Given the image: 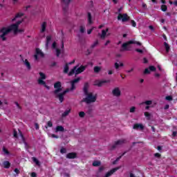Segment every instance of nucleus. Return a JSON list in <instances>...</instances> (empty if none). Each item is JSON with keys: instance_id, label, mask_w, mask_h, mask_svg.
Instances as JSON below:
<instances>
[{"instance_id": "nucleus-1", "label": "nucleus", "mask_w": 177, "mask_h": 177, "mask_svg": "<svg viewBox=\"0 0 177 177\" xmlns=\"http://www.w3.org/2000/svg\"><path fill=\"white\" fill-rule=\"evenodd\" d=\"M23 16H24L23 12H18L16 14L15 17L11 19V21L12 23L15 21V24H12L8 27H3L0 30V38H1L2 41H6V37L10 34L11 31H12L15 35L24 32V29H19L20 24L24 21V19L21 18Z\"/></svg>"}, {"instance_id": "nucleus-2", "label": "nucleus", "mask_w": 177, "mask_h": 177, "mask_svg": "<svg viewBox=\"0 0 177 177\" xmlns=\"http://www.w3.org/2000/svg\"><path fill=\"white\" fill-rule=\"evenodd\" d=\"M80 78L77 77L73 81L71 82V88H66L65 91L62 92V83L60 82H57L54 84V88L55 90L53 91V94L55 97L59 99L60 103H63L64 102V96H66V93H68L70 91L75 90V84H78L80 81Z\"/></svg>"}, {"instance_id": "nucleus-3", "label": "nucleus", "mask_w": 177, "mask_h": 177, "mask_svg": "<svg viewBox=\"0 0 177 177\" xmlns=\"http://www.w3.org/2000/svg\"><path fill=\"white\" fill-rule=\"evenodd\" d=\"M88 89H89V84L88 83H86L83 88L84 93L86 97L83 98L82 102L86 103V104H91V103H95V102H96V99H97V95L89 91Z\"/></svg>"}, {"instance_id": "nucleus-4", "label": "nucleus", "mask_w": 177, "mask_h": 177, "mask_svg": "<svg viewBox=\"0 0 177 177\" xmlns=\"http://www.w3.org/2000/svg\"><path fill=\"white\" fill-rule=\"evenodd\" d=\"M86 67L87 66H80V64H77L70 71V72L68 73V75H73V74H75V75H78V74L84 73V71L86 70Z\"/></svg>"}, {"instance_id": "nucleus-5", "label": "nucleus", "mask_w": 177, "mask_h": 177, "mask_svg": "<svg viewBox=\"0 0 177 177\" xmlns=\"http://www.w3.org/2000/svg\"><path fill=\"white\" fill-rule=\"evenodd\" d=\"M132 44H136V45H138L140 46L142 45V43L135 41V40H131L129 41L122 45V49H120V52H124V50H129V46Z\"/></svg>"}, {"instance_id": "nucleus-6", "label": "nucleus", "mask_w": 177, "mask_h": 177, "mask_svg": "<svg viewBox=\"0 0 177 177\" xmlns=\"http://www.w3.org/2000/svg\"><path fill=\"white\" fill-rule=\"evenodd\" d=\"M125 142H126L125 139H121L118 141H115V143L110 147V149L114 150L120 147V146H122V145H124Z\"/></svg>"}, {"instance_id": "nucleus-7", "label": "nucleus", "mask_w": 177, "mask_h": 177, "mask_svg": "<svg viewBox=\"0 0 177 177\" xmlns=\"http://www.w3.org/2000/svg\"><path fill=\"white\" fill-rule=\"evenodd\" d=\"M111 95L113 97H120L121 96V88L120 87H115L112 89Z\"/></svg>"}, {"instance_id": "nucleus-8", "label": "nucleus", "mask_w": 177, "mask_h": 177, "mask_svg": "<svg viewBox=\"0 0 177 177\" xmlns=\"http://www.w3.org/2000/svg\"><path fill=\"white\" fill-rule=\"evenodd\" d=\"M131 17H129V16H128L127 14L120 13L118 16V20H122V23L129 21Z\"/></svg>"}, {"instance_id": "nucleus-9", "label": "nucleus", "mask_w": 177, "mask_h": 177, "mask_svg": "<svg viewBox=\"0 0 177 177\" xmlns=\"http://www.w3.org/2000/svg\"><path fill=\"white\" fill-rule=\"evenodd\" d=\"M44 54L42 53V50H41L39 48L36 49V55H35V60H38L39 57H44Z\"/></svg>"}, {"instance_id": "nucleus-10", "label": "nucleus", "mask_w": 177, "mask_h": 177, "mask_svg": "<svg viewBox=\"0 0 177 177\" xmlns=\"http://www.w3.org/2000/svg\"><path fill=\"white\" fill-rule=\"evenodd\" d=\"M107 32H109L108 28L106 30H102V33H99L98 35L100 37L101 39H104L106 38V35H107Z\"/></svg>"}, {"instance_id": "nucleus-11", "label": "nucleus", "mask_w": 177, "mask_h": 177, "mask_svg": "<svg viewBox=\"0 0 177 177\" xmlns=\"http://www.w3.org/2000/svg\"><path fill=\"white\" fill-rule=\"evenodd\" d=\"M109 82H110V80H102V81L97 80L95 82L94 85H95L96 86H102L103 84H107Z\"/></svg>"}, {"instance_id": "nucleus-12", "label": "nucleus", "mask_w": 177, "mask_h": 177, "mask_svg": "<svg viewBox=\"0 0 177 177\" xmlns=\"http://www.w3.org/2000/svg\"><path fill=\"white\" fill-rule=\"evenodd\" d=\"M142 104H146L145 110H149V109H150V106H151V104H153V101L147 100V101L142 102Z\"/></svg>"}, {"instance_id": "nucleus-13", "label": "nucleus", "mask_w": 177, "mask_h": 177, "mask_svg": "<svg viewBox=\"0 0 177 177\" xmlns=\"http://www.w3.org/2000/svg\"><path fill=\"white\" fill-rule=\"evenodd\" d=\"M133 128V129H140L142 131V129H145V126H143L142 124H135Z\"/></svg>"}, {"instance_id": "nucleus-14", "label": "nucleus", "mask_w": 177, "mask_h": 177, "mask_svg": "<svg viewBox=\"0 0 177 177\" xmlns=\"http://www.w3.org/2000/svg\"><path fill=\"white\" fill-rule=\"evenodd\" d=\"M118 169L115 168L111 169V171H108L104 177H110L111 175H113V174H114V172H115Z\"/></svg>"}, {"instance_id": "nucleus-15", "label": "nucleus", "mask_w": 177, "mask_h": 177, "mask_svg": "<svg viewBox=\"0 0 177 177\" xmlns=\"http://www.w3.org/2000/svg\"><path fill=\"white\" fill-rule=\"evenodd\" d=\"M115 70H120V67H124V63L122 62H115L114 64Z\"/></svg>"}, {"instance_id": "nucleus-16", "label": "nucleus", "mask_w": 177, "mask_h": 177, "mask_svg": "<svg viewBox=\"0 0 177 177\" xmlns=\"http://www.w3.org/2000/svg\"><path fill=\"white\" fill-rule=\"evenodd\" d=\"M55 131L56 133L57 132H64V127L63 126H57Z\"/></svg>"}, {"instance_id": "nucleus-17", "label": "nucleus", "mask_w": 177, "mask_h": 177, "mask_svg": "<svg viewBox=\"0 0 177 177\" xmlns=\"http://www.w3.org/2000/svg\"><path fill=\"white\" fill-rule=\"evenodd\" d=\"M77 158V153L72 152V153H69L66 155V158Z\"/></svg>"}, {"instance_id": "nucleus-18", "label": "nucleus", "mask_w": 177, "mask_h": 177, "mask_svg": "<svg viewBox=\"0 0 177 177\" xmlns=\"http://www.w3.org/2000/svg\"><path fill=\"white\" fill-rule=\"evenodd\" d=\"M46 30V22H43L41 26L40 32H45Z\"/></svg>"}, {"instance_id": "nucleus-19", "label": "nucleus", "mask_w": 177, "mask_h": 177, "mask_svg": "<svg viewBox=\"0 0 177 177\" xmlns=\"http://www.w3.org/2000/svg\"><path fill=\"white\" fill-rule=\"evenodd\" d=\"M72 1L73 0H60L61 3L62 5H65L66 6H67V5H70Z\"/></svg>"}, {"instance_id": "nucleus-20", "label": "nucleus", "mask_w": 177, "mask_h": 177, "mask_svg": "<svg viewBox=\"0 0 177 177\" xmlns=\"http://www.w3.org/2000/svg\"><path fill=\"white\" fill-rule=\"evenodd\" d=\"M24 64H25L28 68V70H31V64H30V62L28 59H25L24 61Z\"/></svg>"}, {"instance_id": "nucleus-21", "label": "nucleus", "mask_w": 177, "mask_h": 177, "mask_svg": "<svg viewBox=\"0 0 177 177\" xmlns=\"http://www.w3.org/2000/svg\"><path fill=\"white\" fill-rule=\"evenodd\" d=\"M3 166L6 169L10 168V162H9L8 160H6L3 162Z\"/></svg>"}, {"instance_id": "nucleus-22", "label": "nucleus", "mask_w": 177, "mask_h": 177, "mask_svg": "<svg viewBox=\"0 0 177 177\" xmlns=\"http://www.w3.org/2000/svg\"><path fill=\"white\" fill-rule=\"evenodd\" d=\"M86 114H88L89 117H93V109L89 108L86 111Z\"/></svg>"}, {"instance_id": "nucleus-23", "label": "nucleus", "mask_w": 177, "mask_h": 177, "mask_svg": "<svg viewBox=\"0 0 177 177\" xmlns=\"http://www.w3.org/2000/svg\"><path fill=\"white\" fill-rule=\"evenodd\" d=\"M87 18H88V24H92V15H91V12H88Z\"/></svg>"}, {"instance_id": "nucleus-24", "label": "nucleus", "mask_w": 177, "mask_h": 177, "mask_svg": "<svg viewBox=\"0 0 177 177\" xmlns=\"http://www.w3.org/2000/svg\"><path fill=\"white\" fill-rule=\"evenodd\" d=\"M50 39H52L51 36H47L46 37V47L48 48L49 46V42H50Z\"/></svg>"}, {"instance_id": "nucleus-25", "label": "nucleus", "mask_w": 177, "mask_h": 177, "mask_svg": "<svg viewBox=\"0 0 177 177\" xmlns=\"http://www.w3.org/2000/svg\"><path fill=\"white\" fill-rule=\"evenodd\" d=\"M39 74L40 75L39 80H46V75H45V73L40 72Z\"/></svg>"}, {"instance_id": "nucleus-26", "label": "nucleus", "mask_w": 177, "mask_h": 177, "mask_svg": "<svg viewBox=\"0 0 177 177\" xmlns=\"http://www.w3.org/2000/svg\"><path fill=\"white\" fill-rule=\"evenodd\" d=\"M101 162L99 160H95L93 162V167H100Z\"/></svg>"}, {"instance_id": "nucleus-27", "label": "nucleus", "mask_w": 177, "mask_h": 177, "mask_svg": "<svg viewBox=\"0 0 177 177\" xmlns=\"http://www.w3.org/2000/svg\"><path fill=\"white\" fill-rule=\"evenodd\" d=\"M164 45H165V48L166 50V52H167V53H168V52H169V49H170L169 44H167V42H165Z\"/></svg>"}, {"instance_id": "nucleus-28", "label": "nucleus", "mask_w": 177, "mask_h": 177, "mask_svg": "<svg viewBox=\"0 0 177 177\" xmlns=\"http://www.w3.org/2000/svg\"><path fill=\"white\" fill-rule=\"evenodd\" d=\"M71 111V109H68L66 111H65L63 113H62V117H67V115H68V114H70V112Z\"/></svg>"}, {"instance_id": "nucleus-29", "label": "nucleus", "mask_w": 177, "mask_h": 177, "mask_svg": "<svg viewBox=\"0 0 177 177\" xmlns=\"http://www.w3.org/2000/svg\"><path fill=\"white\" fill-rule=\"evenodd\" d=\"M37 82L39 85H43V86H44L46 84V82H45V81H44V80L42 79H38Z\"/></svg>"}, {"instance_id": "nucleus-30", "label": "nucleus", "mask_w": 177, "mask_h": 177, "mask_svg": "<svg viewBox=\"0 0 177 177\" xmlns=\"http://www.w3.org/2000/svg\"><path fill=\"white\" fill-rule=\"evenodd\" d=\"M94 73H100V71L102 70V68L100 66H94Z\"/></svg>"}, {"instance_id": "nucleus-31", "label": "nucleus", "mask_w": 177, "mask_h": 177, "mask_svg": "<svg viewBox=\"0 0 177 177\" xmlns=\"http://www.w3.org/2000/svg\"><path fill=\"white\" fill-rule=\"evenodd\" d=\"M48 127L49 128H52V127H53V123L52 122V121H48V122H47V126H46L45 128H46V129H48Z\"/></svg>"}, {"instance_id": "nucleus-32", "label": "nucleus", "mask_w": 177, "mask_h": 177, "mask_svg": "<svg viewBox=\"0 0 177 177\" xmlns=\"http://www.w3.org/2000/svg\"><path fill=\"white\" fill-rule=\"evenodd\" d=\"M68 70H69L68 65L66 64L65 66L64 67V73H65V74H67V73H68Z\"/></svg>"}, {"instance_id": "nucleus-33", "label": "nucleus", "mask_w": 177, "mask_h": 177, "mask_svg": "<svg viewBox=\"0 0 177 177\" xmlns=\"http://www.w3.org/2000/svg\"><path fill=\"white\" fill-rule=\"evenodd\" d=\"M32 161H34L36 164V165H39V160H38V159H37V158L33 157L32 158Z\"/></svg>"}, {"instance_id": "nucleus-34", "label": "nucleus", "mask_w": 177, "mask_h": 177, "mask_svg": "<svg viewBox=\"0 0 177 177\" xmlns=\"http://www.w3.org/2000/svg\"><path fill=\"white\" fill-rule=\"evenodd\" d=\"M3 151L4 154H6V156H9L10 152H9V151H8V149H6V147H3Z\"/></svg>"}, {"instance_id": "nucleus-35", "label": "nucleus", "mask_w": 177, "mask_h": 177, "mask_svg": "<svg viewBox=\"0 0 177 177\" xmlns=\"http://www.w3.org/2000/svg\"><path fill=\"white\" fill-rule=\"evenodd\" d=\"M136 111V106H131L129 109L130 113H135Z\"/></svg>"}, {"instance_id": "nucleus-36", "label": "nucleus", "mask_w": 177, "mask_h": 177, "mask_svg": "<svg viewBox=\"0 0 177 177\" xmlns=\"http://www.w3.org/2000/svg\"><path fill=\"white\" fill-rule=\"evenodd\" d=\"M167 9H168V8L167 7V6H165V5H162V6H161V10H162V12H167Z\"/></svg>"}, {"instance_id": "nucleus-37", "label": "nucleus", "mask_w": 177, "mask_h": 177, "mask_svg": "<svg viewBox=\"0 0 177 177\" xmlns=\"http://www.w3.org/2000/svg\"><path fill=\"white\" fill-rule=\"evenodd\" d=\"M99 45V41L96 40L94 43L91 45V48H95Z\"/></svg>"}, {"instance_id": "nucleus-38", "label": "nucleus", "mask_w": 177, "mask_h": 177, "mask_svg": "<svg viewBox=\"0 0 177 177\" xmlns=\"http://www.w3.org/2000/svg\"><path fill=\"white\" fill-rule=\"evenodd\" d=\"M79 116L80 117V118H84V117H85V112L84 111H80L79 113Z\"/></svg>"}, {"instance_id": "nucleus-39", "label": "nucleus", "mask_w": 177, "mask_h": 177, "mask_svg": "<svg viewBox=\"0 0 177 177\" xmlns=\"http://www.w3.org/2000/svg\"><path fill=\"white\" fill-rule=\"evenodd\" d=\"M144 115L147 117L148 120H150V113L149 112H145Z\"/></svg>"}, {"instance_id": "nucleus-40", "label": "nucleus", "mask_w": 177, "mask_h": 177, "mask_svg": "<svg viewBox=\"0 0 177 177\" xmlns=\"http://www.w3.org/2000/svg\"><path fill=\"white\" fill-rule=\"evenodd\" d=\"M165 99H166V100H168L169 102H171V100H173L172 96H171V95L166 96Z\"/></svg>"}, {"instance_id": "nucleus-41", "label": "nucleus", "mask_w": 177, "mask_h": 177, "mask_svg": "<svg viewBox=\"0 0 177 177\" xmlns=\"http://www.w3.org/2000/svg\"><path fill=\"white\" fill-rule=\"evenodd\" d=\"M80 32L82 33L85 32V26H80Z\"/></svg>"}, {"instance_id": "nucleus-42", "label": "nucleus", "mask_w": 177, "mask_h": 177, "mask_svg": "<svg viewBox=\"0 0 177 177\" xmlns=\"http://www.w3.org/2000/svg\"><path fill=\"white\" fill-rule=\"evenodd\" d=\"M67 150L66 149V148H62L60 150V153H62V154H64L65 153H66Z\"/></svg>"}, {"instance_id": "nucleus-43", "label": "nucleus", "mask_w": 177, "mask_h": 177, "mask_svg": "<svg viewBox=\"0 0 177 177\" xmlns=\"http://www.w3.org/2000/svg\"><path fill=\"white\" fill-rule=\"evenodd\" d=\"M12 5H17L19 3V0H11Z\"/></svg>"}, {"instance_id": "nucleus-44", "label": "nucleus", "mask_w": 177, "mask_h": 177, "mask_svg": "<svg viewBox=\"0 0 177 177\" xmlns=\"http://www.w3.org/2000/svg\"><path fill=\"white\" fill-rule=\"evenodd\" d=\"M149 70L150 71H156V67L151 66H149Z\"/></svg>"}, {"instance_id": "nucleus-45", "label": "nucleus", "mask_w": 177, "mask_h": 177, "mask_svg": "<svg viewBox=\"0 0 177 177\" xmlns=\"http://www.w3.org/2000/svg\"><path fill=\"white\" fill-rule=\"evenodd\" d=\"M56 52H57V57H59V56H60V50L59 48H57Z\"/></svg>"}, {"instance_id": "nucleus-46", "label": "nucleus", "mask_w": 177, "mask_h": 177, "mask_svg": "<svg viewBox=\"0 0 177 177\" xmlns=\"http://www.w3.org/2000/svg\"><path fill=\"white\" fill-rule=\"evenodd\" d=\"M131 26L133 27H136V22L133 20H131Z\"/></svg>"}, {"instance_id": "nucleus-47", "label": "nucleus", "mask_w": 177, "mask_h": 177, "mask_svg": "<svg viewBox=\"0 0 177 177\" xmlns=\"http://www.w3.org/2000/svg\"><path fill=\"white\" fill-rule=\"evenodd\" d=\"M144 74H150V71L149 68H146L144 71Z\"/></svg>"}, {"instance_id": "nucleus-48", "label": "nucleus", "mask_w": 177, "mask_h": 177, "mask_svg": "<svg viewBox=\"0 0 177 177\" xmlns=\"http://www.w3.org/2000/svg\"><path fill=\"white\" fill-rule=\"evenodd\" d=\"M154 156L157 158H160L161 157V154H160L159 153H156L154 154Z\"/></svg>"}, {"instance_id": "nucleus-49", "label": "nucleus", "mask_w": 177, "mask_h": 177, "mask_svg": "<svg viewBox=\"0 0 177 177\" xmlns=\"http://www.w3.org/2000/svg\"><path fill=\"white\" fill-rule=\"evenodd\" d=\"M35 129H39V124H38V123H35Z\"/></svg>"}, {"instance_id": "nucleus-50", "label": "nucleus", "mask_w": 177, "mask_h": 177, "mask_svg": "<svg viewBox=\"0 0 177 177\" xmlns=\"http://www.w3.org/2000/svg\"><path fill=\"white\" fill-rule=\"evenodd\" d=\"M15 104H16L17 109H19V110H21V106H20V104H19L18 102H15Z\"/></svg>"}, {"instance_id": "nucleus-51", "label": "nucleus", "mask_w": 177, "mask_h": 177, "mask_svg": "<svg viewBox=\"0 0 177 177\" xmlns=\"http://www.w3.org/2000/svg\"><path fill=\"white\" fill-rule=\"evenodd\" d=\"M15 104H16L17 109H19V110H21V106H20V104H19L18 102H15Z\"/></svg>"}, {"instance_id": "nucleus-52", "label": "nucleus", "mask_w": 177, "mask_h": 177, "mask_svg": "<svg viewBox=\"0 0 177 177\" xmlns=\"http://www.w3.org/2000/svg\"><path fill=\"white\" fill-rule=\"evenodd\" d=\"M126 153H127V152H124V153L122 154V156H120L119 158H118L116 159V161L120 160V159L121 158V157H122V156H124Z\"/></svg>"}, {"instance_id": "nucleus-53", "label": "nucleus", "mask_w": 177, "mask_h": 177, "mask_svg": "<svg viewBox=\"0 0 177 177\" xmlns=\"http://www.w3.org/2000/svg\"><path fill=\"white\" fill-rule=\"evenodd\" d=\"M92 31H93V28H91V29H89L88 30H87V34H91L92 33Z\"/></svg>"}, {"instance_id": "nucleus-54", "label": "nucleus", "mask_w": 177, "mask_h": 177, "mask_svg": "<svg viewBox=\"0 0 177 177\" xmlns=\"http://www.w3.org/2000/svg\"><path fill=\"white\" fill-rule=\"evenodd\" d=\"M14 171L17 174V175H19V174H20V170H19L18 169H15Z\"/></svg>"}, {"instance_id": "nucleus-55", "label": "nucleus", "mask_w": 177, "mask_h": 177, "mask_svg": "<svg viewBox=\"0 0 177 177\" xmlns=\"http://www.w3.org/2000/svg\"><path fill=\"white\" fill-rule=\"evenodd\" d=\"M51 138H55V139H59V136H57L55 134H51Z\"/></svg>"}, {"instance_id": "nucleus-56", "label": "nucleus", "mask_w": 177, "mask_h": 177, "mask_svg": "<svg viewBox=\"0 0 177 177\" xmlns=\"http://www.w3.org/2000/svg\"><path fill=\"white\" fill-rule=\"evenodd\" d=\"M20 138H21V139H22V140L24 142V140H25L24 136H23V133H21V132H20Z\"/></svg>"}, {"instance_id": "nucleus-57", "label": "nucleus", "mask_w": 177, "mask_h": 177, "mask_svg": "<svg viewBox=\"0 0 177 177\" xmlns=\"http://www.w3.org/2000/svg\"><path fill=\"white\" fill-rule=\"evenodd\" d=\"M14 138H17V131H16L15 130L14 131Z\"/></svg>"}, {"instance_id": "nucleus-58", "label": "nucleus", "mask_w": 177, "mask_h": 177, "mask_svg": "<svg viewBox=\"0 0 177 177\" xmlns=\"http://www.w3.org/2000/svg\"><path fill=\"white\" fill-rule=\"evenodd\" d=\"M149 30H151V31H154V27L153 26H149Z\"/></svg>"}, {"instance_id": "nucleus-59", "label": "nucleus", "mask_w": 177, "mask_h": 177, "mask_svg": "<svg viewBox=\"0 0 177 177\" xmlns=\"http://www.w3.org/2000/svg\"><path fill=\"white\" fill-rule=\"evenodd\" d=\"M31 176H32V177H37V174H36L35 172H32V173L31 174Z\"/></svg>"}, {"instance_id": "nucleus-60", "label": "nucleus", "mask_w": 177, "mask_h": 177, "mask_svg": "<svg viewBox=\"0 0 177 177\" xmlns=\"http://www.w3.org/2000/svg\"><path fill=\"white\" fill-rule=\"evenodd\" d=\"M136 52H138V53H143V50L140 49H136Z\"/></svg>"}, {"instance_id": "nucleus-61", "label": "nucleus", "mask_w": 177, "mask_h": 177, "mask_svg": "<svg viewBox=\"0 0 177 177\" xmlns=\"http://www.w3.org/2000/svg\"><path fill=\"white\" fill-rule=\"evenodd\" d=\"M176 135H177V132L176 131H174L172 133V136H174V138H175V136H176Z\"/></svg>"}, {"instance_id": "nucleus-62", "label": "nucleus", "mask_w": 177, "mask_h": 177, "mask_svg": "<svg viewBox=\"0 0 177 177\" xmlns=\"http://www.w3.org/2000/svg\"><path fill=\"white\" fill-rule=\"evenodd\" d=\"M132 71H133V68H132L131 69H130L129 71H126V73H132Z\"/></svg>"}, {"instance_id": "nucleus-63", "label": "nucleus", "mask_w": 177, "mask_h": 177, "mask_svg": "<svg viewBox=\"0 0 177 177\" xmlns=\"http://www.w3.org/2000/svg\"><path fill=\"white\" fill-rule=\"evenodd\" d=\"M110 40H107L105 43V46H107V45H109V44H110Z\"/></svg>"}, {"instance_id": "nucleus-64", "label": "nucleus", "mask_w": 177, "mask_h": 177, "mask_svg": "<svg viewBox=\"0 0 177 177\" xmlns=\"http://www.w3.org/2000/svg\"><path fill=\"white\" fill-rule=\"evenodd\" d=\"M53 48L55 49L56 48V42L53 43Z\"/></svg>"}]
</instances>
